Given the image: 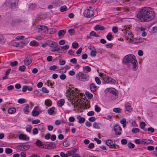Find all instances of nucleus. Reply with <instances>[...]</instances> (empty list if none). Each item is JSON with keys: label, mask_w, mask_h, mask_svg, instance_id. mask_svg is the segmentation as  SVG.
<instances>
[{"label": "nucleus", "mask_w": 157, "mask_h": 157, "mask_svg": "<svg viewBox=\"0 0 157 157\" xmlns=\"http://www.w3.org/2000/svg\"><path fill=\"white\" fill-rule=\"evenodd\" d=\"M136 17L137 20L140 21H148L154 18L155 13L150 7H144L137 12Z\"/></svg>", "instance_id": "nucleus-1"}, {"label": "nucleus", "mask_w": 157, "mask_h": 157, "mask_svg": "<svg viewBox=\"0 0 157 157\" xmlns=\"http://www.w3.org/2000/svg\"><path fill=\"white\" fill-rule=\"evenodd\" d=\"M124 63L128 67L132 65V69L134 71H136L137 68V61L135 56L133 55L129 54L126 56L123 59Z\"/></svg>", "instance_id": "nucleus-2"}, {"label": "nucleus", "mask_w": 157, "mask_h": 157, "mask_svg": "<svg viewBox=\"0 0 157 157\" xmlns=\"http://www.w3.org/2000/svg\"><path fill=\"white\" fill-rule=\"evenodd\" d=\"M76 78L77 79L82 82L87 81L89 79V75L88 74L80 72L76 74Z\"/></svg>", "instance_id": "nucleus-3"}, {"label": "nucleus", "mask_w": 157, "mask_h": 157, "mask_svg": "<svg viewBox=\"0 0 157 157\" xmlns=\"http://www.w3.org/2000/svg\"><path fill=\"white\" fill-rule=\"evenodd\" d=\"M60 46H59L57 43L55 42L50 41V50L52 52L59 51L60 50Z\"/></svg>", "instance_id": "nucleus-4"}, {"label": "nucleus", "mask_w": 157, "mask_h": 157, "mask_svg": "<svg viewBox=\"0 0 157 157\" xmlns=\"http://www.w3.org/2000/svg\"><path fill=\"white\" fill-rule=\"evenodd\" d=\"M19 0H9V5L12 9L16 8L18 5Z\"/></svg>", "instance_id": "nucleus-5"}, {"label": "nucleus", "mask_w": 157, "mask_h": 157, "mask_svg": "<svg viewBox=\"0 0 157 157\" xmlns=\"http://www.w3.org/2000/svg\"><path fill=\"white\" fill-rule=\"evenodd\" d=\"M94 15V12L93 10H90L89 9L85 10L84 12V15L87 17H91Z\"/></svg>", "instance_id": "nucleus-6"}, {"label": "nucleus", "mask_w": 157, "mask_h": 157, "mask_svg": "<svg viewBox=\"0 0 157 157\" xmlns=\"http://www.w3.org/2000/svg\"><path fill=\"white\" fill-rule=\"evenodd\" d=\"M113 129L116 132L115 135L116 136H120L121 135V132H119L122 130L121 128L118 124H116L114 125Z\"/></svg>", "instance_id": "nucleus-7"}, {"label": "nucleus", "mask_w": 157, "mask_h": 157, "mask_svg": "<svg viewBox=\"0 0 157 157\" xmlns=\"http://www.w3.org/2000/svg\"><path fill=\"white\" fill-rule=\"evenodd\" d=\"M36 144L37 146L40 147L41 148L48 149L49 147V144H43L39 140H37L36 141Z\"/></svg>", "instance_id": "nucleus-8"}, {"label": "nucleus", "mask_w": 157, "mask_h": 157, "mask_svg": "<svg viewBox=\"0 0 157 157\" xmlns=\"http://www.w3.org/2000/svg\"><path fill=\"white\" fill-rule=\"evenodd\" d=\"M105 77H103L104 80L107 83L111 84H115V83H116V81L114 79L109 77L108 76H106L105 74Z\"/></svg>", "instance_id": "nucleus-9"}, {"label": "nucleus", "mask_w": 157, "mask_h": 157, "mask_svg": "<svg viewBox=\"0 0 157 157\" xmlns=\"http://www.w3.org/2000/svg\"><path fill=\"white\" fill-rule=\"evenodd\" d=\"M105 92L108 91L110 93H111L115 95H117L118 94V91L117 90L113 88H110L106 89L105 91Z\"/></svg>", "instance_id": "nucleus-10"}, {"label": "nucleus", "mask_w": 157, "mask_h": 157, "mask_svg": "<svg viewBox=\"0 0 157 157\" xmlns=\"http://www.w3.org/2000/svg\"><path fill=\"white\" fill-rule=\"evenodd\" d=\"M17 148L21 151L26 150L29 148V146L28 145H19L17 147Z\"/></svg>", "instance_id": "nucleus-11"}, {"label": "nucleus", "mask_w": 157, "mask_h": 157, "mask_svg": "<svg viewBox=\"0 0 157 157\" xmlns=\"http://www.w3.org/2000/svg\"><path fill=\"white\" fill-rule=\"evenodd\" d=\"M90 89L91 91L94 93L98 90V88L95 84L94 83H91L90 86Z\"/></svg>", "instance_id": "nucleus-12"}, {"label": "nucleus", "mask_w": 157, "mask_h": 157, "mask_svg": "<svg viewBox=\"0 0 157 157\" xmlns=\"http://www.w3.org/2000/svg\"><path fill=\"white\" fill-rule=\"evenodd\" d=\"M33 60L32 58L29 57V58H27L24 60V64L26 65H29L32 62Z\"/></svg>", "instance_id": "nucleus-13"}, {"label": "nucleus", "mask_w": 157, "mask_h": 157, "mask_svg": "<svg viewBox=\"0 0 157 157\" xmlns=\"http://www.w3.org/2000/svg\"><path fill=\"white\" fill-rule=\"evenodd\" d=\"M125 106L127 111L129 112H131L132 110V109L131 108V104L129 102H126L125 104Z\"/></svg>", "instance_id": "nucleus-14"}, {"label": "nucleus", "mask_w": 157, "mask_h": 157, "mask_svg": "<svg viewBox=\"0 0 157 157\" xmlns=\"http://www.w3.org/2000/svg\"><path fill=\"white\" fill-rule=\"evenodd\" d=\"M66 33V30L65 29L59 30L58 33L59 36L60 38H62L65 35Z\"/></svg>", "instance_id": "nucleus-15"}, {"label": "nucleus", "mask_w": 157, "mask_h": 157, "mask_svg": "<svg viewBox=\"0 0 157 157\" xmlns=\"http://www.w3.org/2000/svg\"><path fill=\"white\" fill-rule=\"evenodd\" d=\"M77 118L79 120L78 122L80 124H82L85 121V118L84 117H82L80 115H78L77 117Z\"/></svg>", "instance_id": "nucleus-16"}, {"label": "nucleus", "mask_w": 157, "mask_h": 157, "mask_svg": "<svg viewBox=\"0 0 157 157\" xmlns=\"http://www.w3.org/2000/svg\"><path fill=\"white\" fill-rule=\"evenodd\" d=\"M94 29L96 31L99 30L102 31L105 29V28L100 25H98L95 26L94 28Z\"/></svg>", "instance_id": "nucleus-17"}, {"label": "nucleus", "mask_w": 157, "mask_h": 157, "mask_svg": "<svg viewBox=\"0 0 157 157\" xmlns=\"http://www.w3.org/2000/svg\"><path fill=\"white\" fill-rule=\"evenodd\" d=\"M83 71L85 73L89 72L91 71V68L88 66H85L82 67Z\"/></svg>", "instance_id": "nucleus-18"}, {"label": "nucleus", "mask_w": 157, "mask_h": 157, "mask_svg": "<svg viewBox=\"0 0 157 157\" xmlns=\"http://www.w3.org/2000/svg\"><path fill=\"white\" fill-rule=\"evenodd\" d=\"M36 7V5L34 3H30L29 5V8L30 10H33Z\"/></svg>", "instance_id": "nucleus-19"}, {"label": "nucleus", "mask_w": 157, "mask_h": 157, "mask_svg": "<svg viewBox=\"0 0 157 157\" xmlns=\"http://www.w3.org/2000/svg\"><path fill=\"white\" fill-rule=\"evenodd\" d=\"M56 113V109L54 107H53L50 108V115H54Z\"/></svg>", "instance_id": "nucleus-20"}, {"label": "nucleus", "mask_w": 157, "mask_h": 157, "mask_svg": "<svg viewBox=\"0 0 157 157\" xmlns=\"http://www.w3.org/2000/svg\"><path fill=\"white\" fill-rule=\"evenodd\" d=\"M64 100L63 99H61L58 101L57 105L59 107H61L64 104Z\"/></svg>", "instance_id": "nucleus-21"}, {"label": "nucleus", "mask_w": 157, "mask_h": 157, "mask_svg": "<svg viewBox=\"0 0 157 157\" xmlns=\"http://www.w3.org/2000/svg\"><path fill=\"white\" fill-rule=\"evenodd\" d=\"M106 144L109 147H111L113 146V145L114 144H113V141H112V140L109 139L107 140L106 141Z\"/></svg>", "instance_id": "nucleus-22"}, {"label": "nucleus", "mask_w": 157, "mask_h": 157, "mask_svg": "<svg viewBox=\"0 0 157 157\" xmlns=\"http://www.w3.org/2000/svg\"><path fill=\"white\" fill-rule=\"evenodd\" d=\"M146 124L144 122L142 121L140 123V128L145 131H147V129L146 128H144Z\"/></svg>", "instance_id": "nucleus-23"}, {"label": "nucleus", "mask_w": 157, "mask_h": 157, "mask_svg": "<svg viewBox=\"0 0 157 157\" xmlns=\"http://www.w3.org/2000/svg\"><path fill=\"white\" fill-rule=\"evenodd\" d=\"M29 105L27 104L25 107L24 108L23 111L24 113L25 114H27L29 112Z\"/></svg>", "instance_id": "nucleus-24"}, {"label": "nucleus", "mask_w": 157, "mask_h": 157, "mask_svg": "<svg viewBox=\"0 0 157 157\" xmlns=\"http://www.w3.org/2000/svg\"><path fill=\"white\" fill-rule=\"evenodd\" d=\"M94 50L91 51L90 52V56L92 57H95L96 56V54L97 53L95 48L93 47Z\"/></svg>", "instance_id": "nucleus-25"}, {"label": "nucleus", "mask_w": 157, "mask_h": 157, "mask_svg": "<svg viewBox=\"0 0 157 157\" xmlns=\"http://www.w3.org/2000/svg\"><path fill=\"white\" fill-rule=\"evenodd\" d=\"M16 111V109L15 108H9L8 110V113L10 114L14 113Z\"/></svg>", "instance_id": "nucleus-26"}, {"label": "nucleus", "mask_w": 157, "mask_h": 157, "mask_svg": "<svg viewBox=\"0 0 157 157\" xmlns=\"http://www.w3.org/2000/svg\"><path fill=\"white\" fill-rule=\"evenodd\" d=\"M27 136L26 135L21 134L19 136V138L20 140H25L27 139Z\"/></svg>", "instance_id": "nucleus-27"}, {"label": "nucleus", "mask_w": 157, "mask_h": 157, "mask_svg": "<svg viewBox=\"0 0 157 157\" xmlns=\"http://www.w3.org/2000/svg\"><path fill=\"white\" fill-rule=\"evenodd\" d=\"M113 111L114 112L117 113H121L122 109L120 108H114L113 109Z\"/></svg>", "instance_id": "nucleus-28"}, {"label": "nucleus", "mask_w": 157, "mask_h": 157, "mask_svg": "<svg viewBox=\"0 0 157 157\" xmlns=\"http://www.w3.org/2000/svg\"><path fill=\"white\" fill-rule=\"evenodd\" d=\"M30 45L32 46H37L39 44V43L37 42L36 40H33L31 41L30 43Z\"/></svg>", "instance_id": "nucleus-29"}, {"label": "nucleus", "mask_w": 157, "mask_h": 157, "mask_svg": "<svg viewBox=\"0 0 157 157\" xmlns=\"http://www.w3.org/2000/svg\"><path fill=\"white\" fill-rule=\"evenodd\" d=\"M46 17V16L42 14H41L40 15H39L37 16V19L38 20H41L43 19Z\"/></svg>", "instance_id": "nucleus-30"}, {"label": "nucleus", "mask_w": 157, "mask_h": 157, "mask_svg": "<svg viewBox=\"0 0 157 157\" xmlns=\"http://www.w3.org/2000/svg\"><path fill=\"white\" fill-rule=\"evenodd\" d=\"M106 38L107 39L109 40H111L112 39H113V37L111 33H109L108 35L106 36Z\"/></svg>", "instance_id": "nucleus-31"}, {"label": "nucleus", "mask_w": 157, "mask_h": 157, "mask_svg": "<svg viewBox=\"0 0 157 157\" xmlns=\"http://www.w3.org/2000/svg\"><path fill=\"white\" fill-rule=\"evenodd\" d=\"M32 115L33 116H37L40 114L39 112L36 110H33L32 112Z\"/></svg>", "instance_id": "nucleus-32"}, {"label": "nucleus", "mask_w": 157, "mask_h": 157, "mask_svg": "<svg viewBox=\"0 0 157 157\" xmlns=\"http://www.w3.org/2000/svg\"><path fill=\"white\" fill-rule=\"evenodd\" d=\"M39 130L41 132H44L45 130V128L43 125L41 124H40L38 127Z\"/></svg>", "instance_id": "nucleus-33"}, {"label": "nucleus", "mask_w": 157, "mask_h": 157, "mask_svg": "<svg viewBox=\"0 0 157 157\" xmlns=\"http://www.w3.org/2000/svg\"><path fill=\"white\" fill-rule=\"evenodd\" d=\"M13 152V150L9 148H6L5 149V152L7 154H10L12 153Z\"/></svg>", "instance_id": "nucleus-34"}, {"label": "nucleus", "mask_w": 157, "mask_h": 157, "mask_svg": "<svg viewBox=\"0 0 157 157\" xmlns=\"http://www.w3.org/2000/svg\"><path fill=\"white\" fill-rule=\"evenodd\" d=\"M85 94L88 98L90 99L91 98L93 97V94L91 93H90L88 91H86L85 92Z\"/></svg>", "instance_id": "nucleus-35"}, {"label": "nucleus", "mask_w": 157, "mask_h": 157, "mask_svg": "<svg viewBox=\"0 0 157 157\" xmlns=\"http://www.w3.org/2000/svg\"><path fill=\"white\" fill-rule=\"evenodd\" d=\"M60 11L63 12L66 11L67 10V8L65 6H63L60 7Z\"/></svg>", "instance_id": "nucleus-36"}, {"label": "nucleus", "mask_w": 157, "mask_h": 157, "mask_svg": "<svg viewBox=\"0 0 157 157\" xmlns=\"http://www.w3.org/2000/svg\"><path fill=\"white\" fill-rule=\"evenodd\" d=\"M153 142V141L151 140L144 139V144H152Z\"/></svg>", "instance_id": "nucleus-37"}, {"label": "nucleus", "mask_w": 157, "mask_h": 157, "mask_svg": "<svg viewBox=\"0 0 157 157\" xmlns=\"http://www.w3.org/2000/svg\"><path fill=\"white\" fill-rule=\"evenodd\" d=\"M46 26L44 25H38L37 26L36 28L43 31L44 29L46 28Z\"/></svg>", "instance_id": "nucleus-38"}, {"label": "nucleus", "mask_w": 157, "mask_h": 157, "mask_svg": "<svg viewBox=\"0 0 157 157\" xmlns=\"http://www.w3.org/2000/svg\"><path fill=\"white\" fill-rule=\"evenodd\" d=\"M95 107V111L97 113H99L101 111V108L98 107L97 105H95L94 106Z\"/></svg>", "instance_id": "nucleus-39"}, {"label": "nucleus", "mask_w": 157, "mask_h": 157, "mask_svg": "<svg viewBox=\"0 0 157 157\" xmlns=\"http://www.w3.org/2000/svg\"><path fill=\"white\" fill-rule=\"evenodd\" d=\"M127 145L129 148H134L135 147L134 144L131 142H128L127 144Z\"/></svg>", "instance_id": "nucleus-40"}, {"label": "nucleus", "mask_w": 157, "mask_h": 157, "mask_svg": "<svg viewBox=\"0 0 157 157\" xmlns=\"http://www.w3.org/2000/svg\"><path fill=\"white\" fill-rule=\"evenodd\" d=\"M93 127L94 128L96 129H99L100 128V126L98 125V123H97L96 122H95L93 124Z\"/></svg>", "instance_id": "nucleus-41"}, {"label": "nucleus", "mask_w": 157, "mask_h": 157, "mask_svg": "<svg viewBox=\"0 0 157 157\" xmlns=\"http://www.w3.org/2000/svg\"><path fill=\"white\" fill-rule=\"evenodd\" d=\"M18 64V62L15 61L13 62H11L10 63V65L12 67H15Z\"/></svg>", "instance_id": "nucleus-42"}, {"label": "nucleus", "mask_w": 157, "mask_h": 157, "mask_svg": "<svg viewBox=\"0 0 157 157\" xmlns=\"http://www.w3.org/2000/svg\"><path fill=\"white\" fill-rule=\"evenodd\" d=\"M17 102L19 103L23 104L25 102V100L24 98H20L18 100Z\"/></svg>", "instance_id": "nucleus-43"}, {"label": "nucleus", "mask_w": 157, "mask_h": 157, "mask_svg": "<svg viewBox=\"0 0 157 157\" xmlns=\"http://www.w3.org/2000/svg\"><path fill=\"white\" fill-rule=\"evenodd\" d=\"M118 31V29L116 26H114L112 28V31L114 33H117Z\"/></svg>", "instance_id": "nucleus-44"}, {"label": "nucleus", "mask_w": 157, "mask_h": 157, "mask_svg": "<svg viewBox=\"0 0 157 157\" xmlns=\"http://www.w3.org/2000/svg\"><path fill=\"white\" fill-rule=\"evenodd\" d=\"M75 30L71 29L68 30V32L71 35H74L75 34Z\"/></svg>", "instance_id": "nucleus-45"}, {"label": "nucleus", "mask_w": 157, "mask_h": 157, "mask_svg": "<svg viewBox=\"0 0 157 157\" xmlns=\"http://www.w3.org/2000/svg\"><path fill=\"white\" fill-rule=\"evenodd\" d=\"M25 67L24 65H22L19 67V70L21 71H25Z\"/></svg>", "instance_id": "nucleus-46"}, {"label": "nucleus", "mask_w": 157, "mask_h": 157, "mask_svg": "<svg viewBox=\"0 0 157 157\" xmlns=\"http://www.w3.org/2000/svg\"><path fill=\"white\" fill-rule=\"evenodd\" d=\"M6 39L2 36H0V43H3L5 42Z\"/></svg>", "instance_id": "nucleus-47"}, {"label": "nucleus", "mask_w": 157, "mask_h": 157, "mask_svg": "<svg viewBox=\"0 0 157 157\" xmlns=\"http://www.w3.org/2000/svg\"><path fill=\"white\" fill-rule=\"evenodd\" d=\"M32 127L30 125H27L26 127V130L28 132H30L32 129Z\"/></svg>", "instance_id": "nucleus-48"}, {"label": "nucleus", "mask_w": 157, "mask_h": 157, "mask_svg": "<svg viewBox=\"0 0 157 157\" xmlns=\"http://www.w3.org/2000/svg\"><path fill=\"white\" fill-rule=\"evenodd\" d=\"M95 81L96 83L100 85L101 83V82L99 78L98 77H95Z\"/></svg>", "instance_id": "nucleus-49"}, {"label": "nucleus", "mask_w": 157, "mask_h": 157, "mask_svg": "<svg viewBox=\"0 0 157 157\" xmlns=\"http://www.w3.org/2000/svg\"><path fill=\"white\" fill-rule=\"evenodd\" d=\"M139 129L138 128H133L132 130V132L134 133H136L139 132Z\"/></svg>", "instance_id": "nucleus-50"}, {"label": "nucleus", "mask_w": 157, "mask_h": 157, "mask_svg": "<svg viewBox=\"0 0 157 157\" xmlns=\"http://www.w3.org/2000/svg\"><path fill=\"white\" fill-rule=\"evenodd\" d=\"M63 145L65 147H67L70 145V144L68 142L67 140H66L63 142Z\"/></svg>", "instance_id": "nucleus-51"}, {"label": "nucleus", "mask_w": 157, "mask_h": 157, "mask_svg": "<svg viewBox=\"0 0 157 157\" xmlns=\"http://www.w3.org/2000/svg\"><path fill=\"white\" fill-rule=\"evenodd\" d=\"M90 35L91 36H93L95 37H98L99 36L97 35L96 33L94 31H92L90 33Z\"/></svg>", "instance_id": "nucleus-52"}, {"label": "nucleus", "mask_w": 157, "mask_h": 157, "mask_svg": "<svg viewBox=\"0 0 157 157\" xmlns=\"http://www.w3.org/2000/svg\"><path fill=\"white\" fill-rule=\"evenodd\" d=\"M56 147V144L54 142H50V147H51L52 148H54Z\"/></svg>", "instance_id": "nucleus-53"}, {"label": "nucleus", "mask_w": 157, "mask_h": 157, "mask_svg": "<svg viewBox=\"0 0 157 157\" xmlns=\"http://www.w3.org/2000/svg\"><path fill=\"white\" fill-rule=\"evenodd\" d=\"M33 134L34 135H36L38 133V130L36 128H34L33 129Z\"/></svg>", "instance_id": "nucleus-54"}, {"label": "nucleus", "mask_w": 157, "mask_h": 157, "mask_svg": "<svg viewBox=\"0 0 157 157\" xmlns=\"http://www.w3.org/2000/svg\"><path fill=\"white\" fill-rule=\"evenodd\" d=\"M56 31V30L55 29H50V34H53Z\"/></svg>", "instance_id": "nucleus-55"}, {"label": "nucleus", "mask_w": 157, "mask_h": 157, "mask_svg": "<svg viewBox=\"0 0 157 157\" xmlns=\"http://www.w3.org/2000/svg\"><path fill=\"white\" fill-rule=\"evenodd\" d=\"M127 140L125 139H123L121 140V142L123 145L126 144L127 143Z\"/></svg>", "instance_id": "nucleus-56"}, {"label": "nucleus", "mask_w": 157, "mask_h": 157, "mask_svg": "<svg viewBox=\"0 0 157 157\" xmlns=\"http://www.w3.org/2000/svg\"><path fill=\"white\" fill-rule=\"evenodd\" d=\"M69 48V46L67 44L63 46H60V48L61 49V48H62L64 49V50H66L68 49Z\"/></svg>", "instance_id": "nucleus-57"}, {"label": "nucleus", "mask_w": 157, "mask_h": 157, "mask_svg": "<svg viewBox=\"0 0 157 157\" xmlns=\"http://www.w3.org/2000/svg\"><path fill=\"white\" fill-rule=\"evenodd\" d=\"M65 61L63 59H60L59 60V63L61 65H63L65 64Z\"/></svg>", "instance_id": "nucleus-58"}, {"label": "nucleus", "mask_w": 157, "mask_h": 157, "mask_svg": "<svg viewBox=\"0 0 157 157\" xmlns=\"http://www.w3.org/2000/svg\"><path fill=\"white\" fill-rule=\"evenodd\" d=\"M60 155L61 157H68V155L67 154H65V153L63 152L60 153Z\"/></svg>", "instance_id": "nucleus-59"}, {"label": "nucleus", "mask_w": 157, "mask_h": 157, "mask_svg": "<svg viewBox=\"0 0 157 157\" xmlns=\"http://www.w3.org/2000/svg\"><path fill=\"white\" fill-rule=\"evenodd\" d=\"M82 48L81 47L79 48V49L76 52V54L77 55H79L82 52Z\"/></svg>", "instance_id": "nucleus-60"}, {"label": "nucleus", "mask_w": 157, "mask_h": 157, "mask_svg": "<svg viewBox=\"0 0 157 157\" xmlns=\"http://www.w3.org/2000/svg\"><path fill=\"white\" fill-rule=\"evenodd\" d=\"M106 46L108 48H111L113 46V44L112 43H108L106 44Z\"/></svg>", "instance_id": "nucleus-61"}, {"label": "nucleus", "mask_w": 157, "mask_h": 157, "mask_svg": "<svg viewBox=\"0 0 157 157\" xmlns=\"http://www.w3.org/2000/svg\"><path fill=\"white\" fill-rule=\"evenodd\" d=\"M94 114V112L93 111H90L89 112L87 113V115L88 116H93Z\"/></svg>", "instance_id": "nucleus-62"}, {"label": "nucleus", "mask_w": 157, "mask_h": 157, "mask_svg": "<svg viewBox=\"0 0 157 157\" xmlns=\"http://www.w3.org/2000/svg\"><path fill=\"white\" fill-rule=\"evenodd\" d=\"M66 78V75L64 74H61L60 76V78L63 80H64Z\"/></svg>", "instance_id": "nucleus-63"}, {"label": "nucleus", "mask_w": 157, "mask_h": 157, "mask_svg": "<svg viewBox=\"0 0 157 157\" xmlns=\"http://www.w3.org/2000/svg\"><path fill=\"white\" fill-rule=\"evenodd\" d=\"M40 122V121L39 120H35L32 121L33 124H37Z\"/></svg>", "instance_id": "nucleus-64"}]
</instances>
